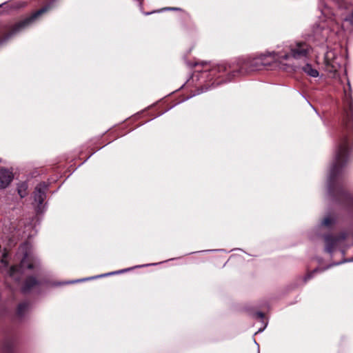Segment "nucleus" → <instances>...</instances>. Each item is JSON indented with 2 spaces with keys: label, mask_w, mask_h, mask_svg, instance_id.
Here are the masks:
<instances>
[{
  "label": "nucleus",
  "mask_w": 353,
  "mask_h": 353,
  "mask_svg": "<svg viewBox=\"0 0 353 353\" xmlns=\"http://www.w3.org/2000/svg\"><path fill=\"white\" fill-rule=\"evenodd\" d=\"M28 183L21 182L17 185V192L21 198H24L28 195Z\"/></svg>",
  "instance_id": "4468645a"
},
{
  "label": "nucleus",
  "mask_w": 353,
  "mask_h": 353,
  "mask_svg": "<svg viewBox=\"0 0 353 353\" xmlns=\"http://www.w3.org/2000/svg\"><path fill=\"white\" fill-rule=\"evenodd\" d=\"M30 310V305L28 302H23L18 305L17 314L19 317H23Z\"/></svg>",
  "instance_id": "f8f14e48"
},
{
  "label": "nucleus",
  "mask_w": 353,
  "mask_h": 353,
  "mask_svg": "<svg viewBox=\"0 0 353 353\" xmlns=\"http://www.w3.org/2000/svg\"><path fill=\"white\" fill-rule=\"evenodd\" d=\"M148 265H139L138 266L139 268H141V267H144V266H148Z\"/></svg>",
  "instance_id": "393cba45"
},
{
  "label": "nucleus",
  "mask_w": 353,
  "mask_h": 353,
  "mask_svg": "<svg viewBox=\"0 0 353 353\" xmlns=\"http://www.w3.org/2000/svg\"><path fill=\"white\" fill-rule=\"evenodd\" d=\"M164 10H179V8H165Z\"/></svg>",
  "instance_id": "412c9836"
},
{
  "label": "nucleus",
  "mask_w": 353,
  "mask_h": 353,
  "mask_svg": "<svg viewBox=\"0 0 353 353\" xmlns=\"http://www.w3.org/2000/svg\"><path fill=\"white\" fill-rule=\"evenodd\" d=\"M350 261H353V259L350 260Z\"/></svg>",
  "instance_id": "bb28decb"
},
{
  "label": "nucleus",
  "mask_w": 353,
  "mask_h": 353,
  "mask_svg": "<svg viewBox=\"0 0 353 353\" xmlns=\"http://www.w3.org/2000/svg\"><path fill=\"white\" fill-rule=\"evenodd\" d=\"M266 326H267V323H265L264 327H263V328H260V329H259V330H258L257 333H258V332H263V331L264 330V329L265 328V327H266ZM255 334H256V332Z\"/></svg>",
  "instance_id": "4be33fe9"
},
{
  "label": "nucleus",
  "mask_w": 353,
  "mask_h": 353,
  "mask_svg": "<svg viewBox=\"0 0 353 353\" xmlns=\"http://www.w3.org/2000/svg\"><path fill=\"white\" fill-rule=\"evenodd\" d=\"M271 52L267 54H261L256 57L251 58H239L236 62L228 65L226 63H221L212 67L209 70V74L211 77L210 80L219 73L229 72L228 80L232 79V76L235 74H244L251 71L259 70L262 69L265 65L269 64V62L265 61L267 57L273 59V55H270Z\"/></svg>",
  "instance_id": "f03ea898"
},
{
  "label": "nucleus",
  "mask_w": 353,
  "mask_h": 353,
  "mask_svg": "<svg viewBox=\"0 0 353 353\" xmlns=\"http://www.w3.org/2000/svg\"><path fill=\"white\" fill-rule=\"evenodd\" d=\"M151 13H152V12H147V13H145V14H151Z\"/></svg>",
  "instance_id": "a878e982"
},
{
  "label": "nucleus",
  "mask_w": 353,
  "mask_h": 353,
  "mask_svg": "<svg viewBox=\"0 0 353 353\" xmlns=\"http://www.w3.org/2000/svg\"><path fill=\"white\" fill-rule=\"evenodd\" d=\"M322 270H320V269H315L310 274H308L305 278V280H307V279H310L312 277L313 274L316 272H321Z\"/></svg>",
  "instance_id": "6ab92c4d"
},
{
  "label": "nucleus",
  "mask_w": 353,
  "mask_h": 353,
  "mask_svg": "<svg viewBox=\"0 0 353 353\" xmlns=\"http://www.w3.org/2000/svg\"><path fill=\"white\" fill-rule=\"evenodd\" d=\"M6 255H7L6 252L5 251H3V252H2V257H3V258H6Z\"/></svg>",
  "instance_id": "5701e85b"
},
{
  "label": "nucleus",
  "mask_w": 353,
  "mask_h": 353,
  "mask_svg": "<svg viewBox=\"0 0 353 353\" xmlns=\"http://www.w3.org/2000/svg\"><path fill=\"white\" fill-rule=\"evenodd\" d=\"M303 72L312 77H316L319 76V72L312 68V66L307 63L302 68Z\"/></svg>",
  "instance_id": "2eb2a0df"
},
{
  "label": "nucleus",
  "mask_w": 353,
  "mask_h": 353,
  "mask_svg": "<svg viewBox=\"0 0 353 353\" xmlns=\"http://www.w3.org/2000/svg\"><path fill=\"white\" fill-rule=\"evenodd\" d=\"M323 14H326V13H327V10H326V8L323 11Z\"/></svg>",
  "instance_id": "b1692460"
},
{
  "label": "nucleus",
  "mask_w": 353,
  "mask_h": 353,
  "mask_svg": "<svg viewBox=\"0 0 353 353\" xmlns=\"http://www.w3.org/2000/svg\"><path fill=\"white\" fill-rule=\"evenodd\" d=\"M340 21L349 22L351 25L353 26V10L349 14L341 13Z\"/></svg>",
  "instance_id": "a211bd4d"
},
{
  "label": "nucleus",
  "mask_w": 353,
  "mask_h": 353,
  "mask_svg": "<svg viewBox=\"0 0 353 353\" xmlns=\"http://www.w3.org/2000/svg\"><path fill=\"white\" fill-rule=\"evenodd\" d=\"M13 174L12 172L6 169L0 170V189L7 188L13 179Z\"/></svg>",
  "instance_id": "1a4fd4ad"
},
{
  "label": "nucleus",
  "mask_w": 353,
  "mask_h": 353,
  "mask_svg": "<svg viewBox=\"0 0 353 353\" xmlns=\"http://www.w3.org/2000/svg\"><path fill=\"white\" fill-rule=\"evenodd\" d=\"M343 92L345 116L343 119V129L338 146L335 151L334 159L328 175L327 185L330 193L332 192L337 177L342 173L345 166L350 159V148L349 146L350 137L353 134V101L352 88L348 79L347 88H343Z\"/></svg>",
  "instance_id": "f257e3e1"
},
{
  "label": "nucleus",
  "mask_w": 353,
  "mask_h": 353,
  "mask_svg": "<svg viewBox=\"0 0 353 353\" xmlns=\"http://www.w3.org/2000/svg\"><path fill=\"white\" fill-rule=\"evenodd\" d=\"M256 316L261 320L264 318V314L261 312H258L255 314Z\"/></svg>",
  "instance_id": "aec40b11"
},
{
  "label": "nucleus",
  "mask_w": 353,
  "mask_h": 353,
  "mask_svg": "<svg viewBox=\"0 0 353 353\" xmlns=\"http://www.w3.org/2000/svg\"><path fill=\"white\" fill-rule=\"evenodd\" d=\"M130 270V268L124 269V270H119V271H117V272H110V273H108V274H101V275H99V276H94V277L85 278V279H78V280H75V281H70L66 282L65 283H78V282H80V281H85L90 280V279H95V278L102 277V276H108V275H112V274L125 272H127V271H128Z\"/></svg>",
  "instance_id": "ddd939ff"
},
{
  "label": "nucleus",
  "mask_w": 353,
  "mask_h": 353,
  "mask_svg": "<svg viewBox=\"0 0 353 353\" xmlns=\"http://www.w3.org/2000/svg\"><path fill=\"white\" fill-rule=\"evenodd\" d=\"M331 2L334 3L339 8V10L345 9L350 10V6L347 5L344 0H330Z\"/></svg>",
  "instance_id": "dca6fc26"
},
{
  "label": "nucleus",
  "mask_w": 353,
  "mask_h": 353,
  "mask_svg": "<svg viewBox=\"0 0 353 353\" xmlns=\"http://www.w3.org/2000/svg\"><path fill=\"white\" fill-rule=\"evenodd\" d=\"M2 5H0V7Z\"/></svg>",
  "instance_id": "cd10ccee"
},
{
  "label": "nucleus",
  "mask_w": 353,
  "mask_h": 353,
  "mask_svg": "<svg viewBox=\"0 0 353 353\" xmlns=\"http://www.w3.org/2000/svg\"><path fill=\"white\" fill-rule=\"evenodd\" d=\"M50 8L51 6L50 4L46 5L42 8L35 12L34 13H33L29 17H27L25 19L11 26L8 32L1 39H0V45L3 44L4 42L7 41L10 38L21 32L26 28H28L39 16L46 12L48 10L50 9Z\"/></svg>",
  "instance_id": "423d86ee"
},
{
  "label": "nucleus",
  "mask_w": 353,
  "mask_h": 353,
  "mask_svg": "<svg viewBox=\"0 0 353 353\" xmlns=\"http://www.w3.org/2000/svg\"><path fill=\"white\" fill-rule=\"evenodd\" d=\"M341 32L339 21L335 17H330L314 27L312 36L314 39L323 42L334 36L339 35Z\"/></svg>",
  "instance_id": "20e7f679"
},
{
  "label": "nucleus",
  "mask_w": 353,
  "mask_h": 353,
  "mask_svg": "<svg viewBox=\"0 0 353 353\" xmlns=\"http://www.w3.org/2000/svg\"><path fill=\"white\" fill-rule=\"evenodd\" d=\"M39 283V281L34 277L30 276L26 280L25 283L21 288V291L23 293H27L35 286L38 285Z\"/></svg>",
  "instance_id": "9b49d317"
},
{
  "label": "nucleus",
  "mask_w": 353,
  "mask_h": 353,
  "mask_svg": "<svg viewBox=\"0 0 353 353\" xmlns=\"http://www.w3.org/2000/svg\"><path fill=\"white\" fill-rule=\"evenodd\" d=\"M335 223V219L331 215H328L324 218V219L321 222V225L325 227H330Z\"/></svg>",
  "instance_id": "f3484780"
},
{
  "label": "nucleus",
  "mask_w": 353,
  "mask_h": 353,
  "mask_svg": "<svg viewBox=\"0 0 353 353\" xmlns=\"http://www.w3.org/2000/svg\"><path fill=\"white\" fill-rule=\"evenodd\" d=\"M48 185L45 182L39 183L34 188L33 198L34 203H37L36 210L38 213L43 212L44 206L43 203L46 198V192Z\"/></svg>",
  "instance_id": "0eeeda50"
},
{
  "label": "nucleus",
  "mask_w": 353,
  "mask_h": 353,
  "mask_svg": "<svg viewBox=\"0 0 353 353\" xmlns=\"http://www.w3.org/2000/svg\"><path fill=\"white\" fill-rule=\"evenodd\" d=\"M276 51H273L270 55H273L274 60L283 64L287 70L288 68L294 70L292 59H301L307 58L310 51V46L303 41H297L290 43H285L283 47Z\"/></svg>",
  "instance_id": "7ed1b4c3"
},
{
  "label": "nucleus",
  "mask_w": 353,
  "mask_h": 353,
  "mask_svg": "<svg viewBox=\"0 0 353 353\" xmlns=\"http://www.w3.org/2000/svg\"><path fill=\"white\" fill-rule=\"evenodd\" d=\"M30 245L25 243L19 248L20 252L23 254L19 266H12L9 270L10 276L16 281L20 280V275L23 274L26 270L32 269L37 266L38 260L31 255Z\"/></svg>",
  "instance_id": "39448f33"
},
{
  "label": "nucleus",
  "mask_w": 353,
  "mask_h": 353,
  "mask_svg": "<svg viewBox=\"0 0 353 353\" xmlns=\"http://www.w3.org/2000/svg\"><path fill=\"white\" fill-rule=\"evenodd\" d=\"M341 58L332 50H327L325 54L324 62L326 70L330 72H335L341 68Z\"/></svg>",
  "instance_id": "6e6552de"
},
{
  "label": "nucleus",
  "mask_w": 353,
  "mask_h": 353,
  "mask_svg": "<svg viewBox=\"0 0 353 353\" xmlns=\"http://www.w3.org/2000/svg\"><path fill=\"white\" fill-rule=\"evenodd\" d=\"M325 250L330 254H332L337 245L339 238L333 236L332 235H326L325 236Z\"/></svg>",
  "instance_id": "9d476101"
}]
</instances>
